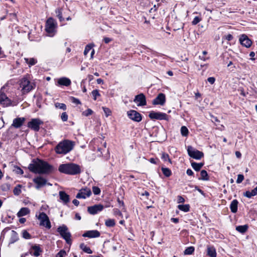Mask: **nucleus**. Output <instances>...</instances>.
Returning a JSON list of instances; mask_svg holds the SVG:
<instances>
[{
	"label": "nucleus",
	"mask_w": 257,
	"mask_h": 257,
	"mask_svg": "<svg viewBox=\"0 0 257 257\" xmlns=\"http://www.w3.org/2000/svg\"><path fill=\"white\" fill-rule=\"evenodd\" d=\"M55 13L60 22H62L64 20V19L63 18V9L62 8L57 9L55 11Z\"/></svg>",
	"instance_id": "nucleus-28"
},
{
	"label": "nucleus",
	"mask_w": 257,
	"mask_h": 257,
	"mask_svg": "<svg viewBox=\"0 0 257 257\" xmlns=\"http://www.w3.org/2000/svg\"><path fill=\"white\" fill-rule=\"evenodd\" d=\"M72 203L76 206H78L79 204V202L77 199H74L72 201Z\"/></svg>",
	"instance_id": "nucleus-64"
},
{
	"label": "nucleus",
	"mask_w": 257,
	"mask_h": 257,
	"mask_svg": "<svg viewBox=\"0 0 257 257\" xmlns=\"http://www.w3.org/2000/svg\"><path fill=\"white\" fill-rule=\"evenodd\" d=\"M80 248L85 252L87 253H92V251L91 249L85 245L84 243H81L80 245Z\"/></svg>",
	"instance_id": "nucleus-30"
},
{
	"label": "nucleus",
	"mask_w": 257,
	"mask_h": 257,
	"mask_svg": "<svg viewBox=\"0 0 257 257\" xmlns=\"http://www.w3.org/2000/svg\"><path fill=\"white\" fill-rule=\"evenodd\" d=\"M72 102L75 104H80V100L77 98H76L75 97H72Z\"/></svg>",
	"instance_id": "nucleus-57"
},
{
	"label": "nucleus",
	"mask_w": 257,
	"mask_h": 257,
	"mask_svg": "<svg viewBox=\"0 0 257 257\" xmlns=\"http://www.w3.org/2000/svg\"><path fill=\"white\" fill-rule=\"evenodd\" d=\"M103 41L106 44H108L112 41V39L109 38L104 37Z\"/></svg>",
	"instance_id": "nucleus-58"
},
{
	"label": "nucleus",
	"mask_w": 257,
	"mask_h": 257,
	"mask_svg": "<svg viewBox=\"0 0 257 257\" xmlns=\"http://www.w3.org/2000/svg\"><path fill=\"white\" fill-rule=\"evenodd\" d=\"M161 170L163 174L167 177H170L172 174L171 171L169 168L162 167Z\"/></svg>",
	"instance_id": "nucleus-33"
},
{
	"label": "nucleus",
	"mask_w": 257,
	"mask_h": 257,
	"mask_svg": "<svg viewBox=\"0 0 257 257\" xmlns=\"http://www.w3.org/2000/svg\"><path fill=\"white\" fill-rule=\"evenodd\" d=\"M9 101V98L5 94L2 93L0 94V103L1 104H5V102Z\"/></svg>",
	"instance_id": "nucleus-37"
},
{
	"label": "nucleus",
	"mask_w": 257,
	"mask_h": 257,
	"mask_svg": "<svg viewBox=\"0 0 257 257\" xmlns=\"http://www.w3.org/2000/svg\"><path fill=\"white\" fill-rule=\"evenodd\" d=\"M225 38L228 41H231L233 39V37L231 34H228L225 36Z\"/></svg>",
	"instance_id": "nucleus-60"
},
{
	"label": "nucleus",
	"mask_w": 257,
	"mask_h": 257,
	"mask_svg": "<svg viewBox=\"0 0 257 257\" xmlns=\"http://www.w3.org/2000/svg\"><path fill=\"white\" fill-rule=\"evenodd\" d=\"M201 20V18L199 17H195L193 20L192 21V25H195L196 24H197L198 23H199Z\"/></svg>",
	"instance_id": "nucleus-47"
},
{
	"label": "nucleus",
	"mask_w": 257,
	"mask_h": 257,
	"mask_svg": "<svg viewBox=\"0 0 257 257\" xmlns=\"http://www.w3.org/2000/svg\"><path fill=\"white\" fill-rule=\"evenodd\" d=\"M178 208L181 211L188 212L189 210L190 206L188 204L179 205Z\"/></svg>",
	"instance_id": "nucleus-35"
},
{
	"label": "nucleus",
	"mask_w": 257,
	"mask_h": 257,
	"mask_svg": "<svg viewBox=\"0 0 257 257\" xmlns=\"http://www.w3.org/2000/svg\"><path fill=\"white\" fill-rule=\"evenodd\" d=\"M171 220L175 223H177L179 222V219L177 218H172Z\"/></svg>",
	"instance_id": "nucleus-62"
},
{
	"label": "nucleus",
	"mask_w": 257,
	"mask_h": 257,
	"mask_svg": "<svg viewBox=\"0 0 257 257\" xmlns=\"http://www.w3.org/2000/svg\"><path fill=\"white\" fill-rule=\"evenodd\" d=\"M113 214L115 215H118V216L122 215V213L120 211V210L116 208L113 209Z\"/></svg>",
	"instance_id": "nucleus-53"
},
{
	"label": "nucleus",
	"mask_w": 257,
	"mask_h": 257,
	"mask_svg": "<svg viewBox=\"0 0 257 257\" xmlns=\"http://www.w3.org/2000/svg\"><path fill=\"white\" fill-rule=\"evenodd\" d=\"M93 45H87L85 48V50L84 51V55H87V54L89 53V52L91 50L92 48Z\"/></svg>",
	"instance_id": "nucleus-44"
},
{
	"label": "nucleus",
	"mask_w": 257,
	"mask_h": 257,
	"mask_svg": "<svg viewBox=\"0 0 257 257\" xmlns=\"http://www.w3.org/2000/svg\"><path fill=\"white\" fill-rule=\"evenodd\" d=\"M24 60L25 62L29 65V67L35 65L37 63V60L34 58H31L30 59L25 58Z\"/></svg>",
	"instance_id": "nucleus-27"
},
{
	"label": "nucleus",
	"mask_w": 257,
	"mask_h": 257,
	"mask_svg": "<svg viewBox=\"0 0 257 257\" xmlns=\"http://www.w3.org/2000/svg\"><path fill=\"white\" fill-rule=\"evenodd\" d=\"M42 252V250L41 249L39 245H33L29 252V255H34L35 256H38L40 255V253Z\"/></svg>",
	"instance_id": "nucleus-18"
},
{
	"label": "nucleus",
	"mask_w": 257,
	"mask_h": 257,
	"mask_svg": "<svg viewBox=\"0 0 257 257\" xmlns=\"http://www.w3.org/2000/svg\"><path fill=\"white\" fill-rule=\"evenodd\" d=\"M28 169L34 173L42 174H49L53 171L52 166L38 159L33 160V163L29 165Z\"/></svg>",
	"instance_id": "nucleus-1"
},
{
	"label": "nucleus",
	"mask_w": 257,
	"mask_h": 257,
	"mask_svg": "<svg viewBox=\"0 0 257 257\" xmlns=\"http://www.w3.org/2000/svg\"><path fill=\"white\" fill-rule=\"evenodd\" d=\"M66 255V251L63 250H61L56 254V257H64Z\"/></svg>",
	"instance_id": "nucleus-49"
},
{
	"label": "nucleus",
	"mask_w": 257,
	"mask_h": 257,
	"mask_svg": "<svg viewBox=\"0 0 257 257\" xmlns=\"http://www.w3.org/2000/svg\"><path fill=\"white\" fill-rule=\"evenodd\" d=\"M19 239L18 233L14 230H12L11 233V238L10 239V243H14Z\"/></svg>",
	"instance_id": "nucleus-24"
},
{
	"label": "nucleus",
	"mask_w": 257,
	"mask_h": 257,
	"mask_svg": "<svg viewBox=\"0 0 257 257\" xmlns=\"http://www.w3.org/2000/svg\"><path fill=\"white\" fill-rule=\"evenodd\" d=\"M92 191L95 195H98L100 193V189L96 186H94L92 188Z\"/></svg>",
	"instance_id": "nucleus-48"
},
{
	"label": "nucleus",
	"mask_w": 257,
	"mask_h": 257,
	"mask_svg": "<svg viewBox=\"0 0 257 257\" xmlns=\"http://www.w3.org/2000/svg\"><path fill=\"white\" fill-rule=\"evenodd\" d=\"M16 172L18 174L22 175L24 173V171L20 167H17L16 168Z\"/></svg>",
	"instance_id": "nucleus-54"
},
{
	"label": "nucleus",
	"mask_w": 257,
	"mask_h": 257,
	"mask_svg": "<svg viewBox=\"0 0 257 257\" xmlns=\"http://www.w3.org/2000/svg\"><path fill=\"white\" fill-rule=\"evenodd\" d=\"M20 85L23 93H28L33 89L32 85L26 78H23L21 79Z\"/></svg>",
	"instance_id": "nucleus-9"
},
{
	"label": "nucleus",
	"mask_w": 257,
	"mask_h": 257,
	"mask_svg": "<svg viewBox=\"0 0 257 257\" xmlns=\"http://www.w3.org/2000/svg\"><path fill=\"white\" fill-rule=\"evenodd\" d=\"M184 202H185V199L183 197H182L181 196H178V202L179 203H184Z\"/></svg>",
	"instance_id": "nucleus-56"
},
{
	"label": "nucleus",
	"mask_w": 257,
	"mask_h": 257,
	"mask_svg": "<svg viewBox=\"0 0 257 257\" xmlns=\"http://www.w3.org/2000/svg\"><path fill=\"white\" fill-rule=\"evenodd\" d=\"M152 119L165 120L167 119V115L163 112L151 111L149 115Z\"/></svg>",
	"instance_id": "nucleus-11"
},
{
	"label": "nucleus",
	"mask_w": 257,
	"mask_h": 257,
	"mask_svg": "<svg viewBox=\"0 0 257 257\" xmlns=\"http://www.w3.org/2000/svg\"><path fill=\"white\" fill-rule=\"evenodd\" d=\"M74 146V142L65 140L59 143L55 148V151L58 154L65 155L70 152Z\"/></svg>",
	"instance_id": "nucleus-2"
},
{
	"label": "nucleus",
	"mask_w": 257,
	"mask_h": 257,
	"mask_svg": "<svg viewBox=\"0 0 257 257\" xmlns=\"http://www.w3.org/2000/svg\"><path fill=\"white\" fill-rule=\"evenodd\" d=\"M21 186L20 185H18L16 187H15L13 190V192L15 195H19L21 193Z\"/></svg>",
	"instance_id": "nucleus-41"
},
{
	"label": "nucleus",
	"mask_w": 257,
	"mask_h": 257,
	"mask_svg": "<svg viewBox=\"0 0 257 257\" xmlns=\"http://www.w3.org/2000/svg\"><path fill=\"white\" fill-rule=\"evenodd\" d=\"M55 106L56 108H59L60 109H63L65 110L66 109V105L64 103L56 102L55 103Z\"/></svg>",
	"instance_id": "nucleus-39"
},
{
	"label": "nucleus",
	"mask_w": 257,
	"mask_h": 257,
	"mask_svg": "<svg viewBox=\"0 0 257 257\" xmlns=\"http://www.w3.org/2000/svg\"><path fill=\"white\" fill-rule=\"evenodd\" d=\"M91 194V191L89 188H82L80 189L76 195V197L78 199H85L86 197H89Z\"/></svg>",
	"instance_id": "nucleus-12"
},
{
	"label": "nucleus",
	"mask_w": 257,
	"mask_h": 257,
	"mask_svg": "<svg viewBox=\"0 0 257 257\" xmlns=\"http://www.w3.org/2000/svg\"><path fill=\"white\" fill-rule=\"evenodd\" d=\"M91 94L93 97L94 100H96L97 97H98L100 95L98 90L97 89L93 90L91 92Z\"/></svg>",
	"instance_id": "nucleus-43"
},
{
	"label": "nucleus",
	"mask_w": 257,
	"mask_h": 257,
	"mask_svg": "<svg viewBox=\"0 0 257 257\" xmlns=\"http://www.w3.org/2000/svg\"><path fill=\"white\" fill-rule=\"evenodd\" d=\"M103 209V206L102 205L97 204L88 207L87 208V211L90 214L94 215L102 211Z\"/></svg>",
	"instance_id": "nucleus-16"
},
{
	"label": "nucleus",
	"mask_w": 257,
	"mask_h": 257,
	"mask_svg": "<svg viewBox=\"0 0 257 257\" xmlns=\"http://www.w3.org/2000/svg\"><path fill=\"white\" fill-rule=\"evenodd\" d=\"M60 199L63 202L64 204H67L69 202V196L64 191H60L59 193Z\"/></svg>",
	"instance_id": "nucleus-22"
},
{
	"label": "nucleus",
	"mask_w": 257,
	"mask_h": 257,
	"mask_svg": "<svg viewBox=\"0 0 257 257\" xmlns=\"http://www.w3.org/2000/svg\"><path fill=\"white\" fill-rule=\"evenodd\" d=\"M248 226L247 225H239L236 227V230L241 233L245 232Z\"/></svg>",
	"instance_id": "nucleus-29"
},
{
	"label": "nucleus",
	"mask_w": 257,
	"mask_h": 257,
	"mask_svg": "<svg viewBox=\"0 0 257 257\" xmlns=\"http://www.w3.org/2000/svg\"><path fill=\"white\" fill-rule=\"evenodd\" d=\"M61 118L63 121H66L68 119V115L66 112H64L61 114Z\"/></svg>",
	"instance_id": "nucleus-50"
},
{
	"label": "nucleus",
	"mask_w": 257,
	"mask_h": 257,
	"mask_svg": "<svg viewBox=\"0 0 257 257\" xmlns=\"http://www.w3.org/2000/svg\"><path fill=\"white\" fill-rule=\"evenodd\" d=\"M33 182L36 184V189H39L46 184L47 180L42 177L38 176L33 179Z\"/></svg>",
	"instance_id": "nucleus-14"
},
{
	"label": "nucleus",
	"mask_w": 257,
	"mask_h": 257,
	"mask_svg": "<svg viewBox=\"0 0 257 257\" xmlns=\"http://www.w3.org/2000/svg\"><path fill=\"white\" fill-rule=\"evenodd\" d=\"M235 155L237 158H240L241 156V154L239 151L235 152Z\"/></svg>",
	"instance_id": "nucleus-63"
},
{
	"label": "nucleus",
	"mask_w": 257,
	"mask_h": 257,
	"mask_svg": "<svg viewBox=\"0 0 257 257\" xmlns=\"http://www.w3.org/2000/svg\"><path fill=\"white\" fill-rule=\"evenodd\" d=\"M58 170L62 173L74 175L81 172L80 166L74 163H66L59 166Z\"/></svg>",
	"instance_id": "nucleus-3"
},
{
	"label": "nucleus",
	"mask_w": 257,
	"mask_h": 257,
	"mask_svg": "<svg viewBox=\"0 0 257 257\" xmlns=\"http://www.w3.org/2000/svg\"><path fill=\"white\" fill-rule=\"evenodd\" d=\"M30 212L29 209L27 207L22 208L17 213V216L19 217L26 215Z\"/></svg>",
	"instance_id": "nucleus-26"
},
{
	"label": "nucleus",
	"mask_w": 257,
	"mask_h": 257,
	"mask_svg": "<svg viewBox=\"0 0 257 257\" xmlns=\"http://www.w3.org/2000/svg\"><path fill=\"white\" fill-rule=\"evenodd\" d=\"M100 232L96 230H88L85 232L82 236L88 238L98 237L100 236Z\"/></svg>",
	"instance_id": "nucleus-19"
},
{
	"label": "nucleus",
	"mask_w": 257,
	"mask_h": 257,
	"mask_svg": "<svg viewBox=\"0 0 257 257\" xmlns=\"http://www.w3.org/2000/svg\"><path fill=\"white\" fill-rule=\"evenodd\" d=\"M201 177L200 179L203 180H209V178L208 176V174L205 170H202L200 172Z\"/></svg>",
	"instance_id": "nucleus-36"
},
{
	"label": "nucleus",
	"mask_w": 257,
	"mask_h": 257,
	"mask_svg": "<svg viewBox=\"0 0 257 257\" xmlns=\"http://www.w3.org/2000/svg\"><path fill=\"white\" fill-rule=\"evenodd\" d=\"M57 23L52 18H49L46 21L45 30L49 37H53L56 33Z\"/></svg>",
	"instance_id": "nucleus-4"
},
{
	"label": "nucleus",
	"mask_w": 257,
	"mask_h": 257,
	"mask_svg": "<svg viewBox=\"0 0 257 257\" xmlns=\"http://www.w3.org/2000/svg\"><path fill=\"white\" fill-rule=\"evenodd\" d=\"M92 113H93V111L91 109L88 108V109H86V110H85L84 111H83L82 112V114L84 116H88L92 114Z\"/></svg>",
	"instance_id": "nucleus-45"
},
{
	"label": "nucleus",
	"mask_w": 257,
	"mask_h": 257,
	"mask_svg": "<svg viewBox=\"0 0 257 257\" xmlns=\"http://www.w3.org/2000/svg\"><path fill=\"white\" fill-rule=\"evenodd\" d=\"M102 109L106 116H108L111 114V111L108 108L102 107Z\"/></svg>",
	"instance_id": "nucleus-46"
},
{
	"label": "nucleus",
	"mask_w": 257,
	"mask_h": 257,
	"mask_svg": "<svg viewBox=\"0 0 257 257\" xmlns=\"http://www.w3.org/2000/svg\"><path fill=\"white\" fill-rule=\"evenodd\" d=\"M238 201L236 199L232 200L230 205V208L232 213H236L237 211Z\"/></svg>",
	"instance_id": "nucleus-25"
},
{
	"label": "nucleus",
	"mask_w": 257,
	"mask_h": 257,
	"mask_svg": "<svg viewBox=\"0 0 257 257\" xmlns=\"http://www.w3.org/2000/svg\"><path fill=\"white\" fill-rule=\"evenodd\" d=\"M186 173L189 176H192L193 175L194 173L192 171L191 169H187V171H186Z\"/></svg>",
	"instance_id": "nucleus-59"
},
{
	"label": "nucleus",
	"mask_w": 257,
	"mask_h": 257,
	"mask_svg": "<svg viewBox=\"0 0 257 257\" xmlns=\"http://www.w3.org/2000/svg\"><path fill=\"white\" fill-rule=\"evenodd\" d=\"M188 130L185 126L181 127V133L183 136L186 137L188 135Z\"/></svg>",
	"instance_id": "nucleus-38"
},
{
	"label": "nucleus",
	"mask_w": 257,
	"mask_h": 257,
	"mask_svg": "<svg viewBox=\"0 0 257 257\" xmlns=\"http://www.w3.org/2000/svg\"><path fill=\"white\" fill-rule=\"evenodd\" d=\"M245 197L250 198L252 196H254L253 194L251 193V191H247L244 193V195Z\"/></svg>",
	"instance_id": "nucleus-52"
},
{
	"label": "nucleus",
	"mask_w": 257,
	"mask_h": 257,
	"mask_svg": "<svg viewBox=\"0 0 257 257\" xmlns=\"http://www.w3.org/2000/svg\"><path fill=\"white\" fill-rule=\"evenodd\" d=\"M38 219L40 221V225L44 226L48 229L51 228L50 221L46 213L44 212L40 213L38 216Z\"/></svg>",
	"instance_id": "nucleus-8"
},
{
	"label": "nucleus",
	"mask_w": 257,
	"mask_h": 257,
	"mask_svg": "<svg viewBox=\"0 0 257 257\" xmlns=\"http://www.w3.org/2000/svg\"><path fill=\"white\" fill-rule=\"evenodd\" d=\"M134 101L138 103V106H145L147 104L146 97L143 93L136 95Z\"/></svg>",
	"instance_id": "nucleus-13"
},
{
	"label": "nucleus",
	"mask_w": 257,
	"mask_h": 257,
	"mask_svg": "<svg viewBox=\"0 0 257 257\" xmlns=\"http://www.w3.org/2000/svg\"><path fill=\"white\" fill-rule=\"evenodd\" d=\"M22 236L23 238L27 239H30L31 238L30 234L26 230L22 231Z\"/></svg>",
	"instance_id": "nucleus-42"
},
{
	"label": "nucleus",
	"mask_w": 257,
	"mask_h": 257,
	"mask_svg": "<svg viewBox=\"0 0 257 257\" xmlns=\"http://www.w3.org/2000/svg\"><path fill=\"white\" fill-rule=\"evenodd\" d=\"M105 224L107 227H113L115 225V222L114 219H108L105 221Z\"/></svg>",
	"instance_id": "nucleus-32"
},
{
	"label": "nucleus",
	"mask_w": 257,
	"mask_h": 257,
	"mask_svg": "<svg viewBox=\"0 0 257 257\" xmlns=\"http://www.w3.org/2000/svg\"><path fill=\"white\" fill-rule=\"evenodd\" d=\"M161 158L165 162L169 161L170 163H171V160L169 158V155L166 153H162V156H161Z\"/></svg>",
	"instance_id": "nucleus-40"
},
{
	"label": "nucleus",
	"mask_w": 257,
	"mask_h": 257,
	"mask_svg": "<svg viewBox=\"0 0 257 257\" xmlns=\"http://www.w3.org/2000/svg\"><path fill=\"white\" fill-rule=\"evenodd\" d=\"M244 179V176L242 174H239L237 176V179L236 180V183L239 184L242 182Z\"/></svg>",
	"instance_id": "nucleus-51"
},
{
	"label": "nucleus",
	"mask_w": 257,
	"mask_h": 257,
	"mask_svg": "<svg viewBox=\"0 0 257 257\" xmlns=\"http://www.w3.org/2000/svg\"><path fill=\"white\" fill-rule=\"evenodd\" d=\"M239 40L240 44L246 48L250 47L252 44V41L244 34L240 37Z\"/></svg>",
	"instance_id": "nucleus-17"
},
{
	"label": "nucleus",
	"mask_w": 257,
	"mask_h": 257,
	"mask_svg": "<svg viewBox=\"0 0 257 257\" xmlns=\"http://www.w3.org/2000/svg\"><path fill=\"white\" fill-rule=\"evenodd\" d=\"M25 120L24 117L16 118L13 120L12 125L16 128H19L22 125Z\"/></svg>",
	"instance_id": "nucleus-21"
},
{
	"label": "nucleus",
	"mask_w": 257,
	"mask_h": 257,
	"mask_svg": "<svg viewBox=\"0 0 257 257\" xmlns=\"http://www.w3.org/2000/svg\"><path fill=\"white\" fill-rule=\"evenodd\" d=\"M203 165V163H197L196 162H192L191 163V166L192 168L196 171H198L200 170V169L202 167Z\"/></svg>",
	"instance_id": "nucleus-31"
},
{
	"label": "nucleus",
	"mask_w": 257,
	"mask_h": 257,
	"mask_svg": "<svg viewBox=\"0 0 257 257\" xmlns=\"http://www.w3.org/2000/svg\"><path fill=\"white\" fill-rule=\"evenodd\" d=\"M207 255L210 257H216V249L214 246H207Z\"/></svg>",
	"instance_id": "nucleus-23"
},
{
	"label": "nucleus",
	"mask_w": 257,
	"mask_h": 257,
	"mask_svg": "<svg viewBox=\"0 0 257 257\" xmlns=\"http://www.w3.org/2000/svg\"><path fill=\"white\" fill-rule=\"evenodd\" d=\"M128 117L132 120L140 122L142 120V117L141 114L134 110H131L128 111L127 112Z\"/></svg>",
	"instance_id": "nucleus-10"
},
{
	"label": "nucleus",
	"mask_w": 257,
	"mask_h": 257,
	"mask_svg": "<svg viewBox=\"0 0 257 257\" xmlns=\"http://www.w3.org/2000/svg\"><path fill=\"white\" fill-rule=\"evenodd\" d=\"M57 231L59 233L61 237L65 240L68 244H71L72 240L71 239V234L68 230V228L65 224L59 226L57 228Z\"/></svg>",
	"instance_id": "nucleus-5"
},
{
	"label": "nucleus",
	"mask_w": 257,
	"mask_h": 257,
	"mask_svg": "<svg viewBox=\"0 0 257 257\" xmlns=\"http://www.w3.org/2000/svg\"><path fill=\"white\" fill-rule=\"evenodd\" d=\"M207 81L211 84H213L215 82V78L213 77H210L208 78Z\"/></svg>",
	"instance_id": "nucleus-55"
},
{
	"label": "nucleus",
	"mask_w": 257,
	"mask_h": 257,
	"mask_svg": "<svg viewBox=\"0 0 257 257\" xmlns=\"http://www.w3.org/2000/svg\"><path fill=\"white\" fill-rule=\"evenodd\" d=\"M251 191L254 196L256 195L257 194V186Z\"/></svg>",
	"instance_id": "nucleus-61"
},
{
	"label": "nucleus",
	"mask_w": 257,
	"mask_h": 257,
	"mask_svg": "<svg viewBox=\"0 0 257 257\" xmlns=\"http://www.w3.org/2000/svg\"><path fill=\"white\" fill-rule=\"evenodd\" d=\"M71 81L68 78L63 77L59 78L56 85L68 86L70 85Z\"/></svg>",
	"instance_id": "nucleus-20"
},
{
	"label": "nucleus",
	"mask_w": 257,
	"mask_h": 257,
	"mask_svg": "<svg viewBox=\"0 0 257 257\" xmlns=\"http://www.w3.org/2000/svg\"><path fill=\"white\" fill-rule=\"evenodd\" d=\"M194 251V247L193 246L188 247L185 249L184 253L185 255L192 254Z\"/></svg>",
	"instance_id": "nucleus-34"
},
{
	"label": "nucleus",
	"mask_w": 257,
	"mask_h": 257,
	"mask_svg": "<svg viewBox=\"0 0 257 257\" xmlns=\"http://www.w3.org/2000/svg\"><path fill=\"white\" fill-rule=\"evenodd\" d=\"M43 122L39 118H33L28 123V127L31 130L38 132L40 130V125L42 124Z\"/></svg>",
	"instance_id": "nucleus-7"
},
{
	"label": "nucleus",
	"mask_w": 257,
	"mask_h": 257,
	"mask_svg": "<svg viewBox=\"0 0 257 257\" xmlns=\"http://www.w3.org/2000/svg\"><path fill=\"white\" fill-rule=\"evenodd\" d=\"M166 101L165 95L164 93H159L157 97L153 101L154 105H163Z\"/></svg>",
	"instance_id": "nucleus-15"
},
{
	"label": "nucleus",
	"mask_w": 257,
	"mask_h": 257,
	"mask_svg": "<svg viewBox=\"0 0 257 257\" xmlns=\"http://www.w3.org/2000/svg\"><path fill=\"white\" fill-rule=\"evenodd\" d=\"M187 152L188 155L196 160L201 159L204 156L203 152L199 151L191 146L187 147Z\"/></svg>",
	"instance_id": "nucleus-6"
}]
</instances>
